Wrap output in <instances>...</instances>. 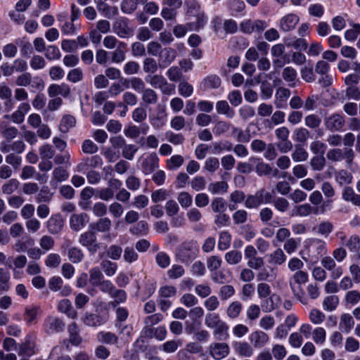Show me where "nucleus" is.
<instances>
[{"instance_id": "b1692460", "label": "nucleus", "mask_w": 360, "mask_h": 360, "mask_svg": "<svg viewBox=\"0 0 360 360\" xmlns=\"http://www.w3.org/2000/svg\"><path fill=\"white\" fill-rule=\"evenodd\" d=\"M110 297L113 299L112 301L108 302V306L111 307L120 306V304L125 302L127 297V292L124 290L117 289L116 288Z\"/></svg>"}, {"instance_id": "0e129e2a", "label": "nucleus", "mask_w": 360, "mask_h": 360, "mask_svg": "<svg viewBox=\"0 0 360 360\" xmlns=\"http://www.w3.org/2000/svg\"><path fill=\"white\" fill-rule=\"evenodd\" d=\"M310 245L316 250L318 255H323L327 252L326 244L324 241L318 238L310 240Z\"/></svg>"}, {"instance_id": "4468645a", "label": "nucleus", "mask_w": 360, "mask_h": 360, "mask_svg": "<svg viewBox=\"0 0 360 360\" xmlns=\"http://www.w3.org/2000/svg\"><path fill=\"white\" fill-rule=\"evenodd\" d=\"M89 218L87 214H74L70 219V226L75 231H79L89 222Z\"/></svg>"}, {"instance_id": "a211bd4d", "label": "nucleus", "mask_w": 360, "mask_h": 360, "mask_svg": "<svg viewBox=\"0 0 360 360\" xmlns=\"http://www.w3.org/2000/svg\"><path fill=\"white\" fill-rule=\"evenodd\" d=\"M236 354L240 356L250 357L253 354L252 347L247 342H234L232 344Z\"/></svg>"}, {"instance_id": "2eb2a0df", "label": "nucleus", "mask_w": 360, "mask_h": 360, "mask_svg": "<svg viewBox=\"0 0 360 360\" xmlns=\"http://www.w3.org/2000/svg\"><path fill=\"white\" fill-rule=\"evenodd\" d=\"M48 94L51 98L56 97L58 95L66 98L70 94V87L65 83L53 84L48 88Z\"/></svg>"}, {"instance_id": "9d476101", "label": "nucleus", "mask_w": 360, "mask_h": 360, "mask_svg": "<svg viewBox=\"0 0 360 360\" xmlns=\"http://www.w3.org/2000/svg\"><path fill=\"white\" fill-rule=\"evenodd\" d=\"M30 110V105L28 103H22L18 107V109L11 115H6V119L11 120L15 124H21L24 122L25 115Z\"/></svg>"}, {"instance_id": "5701e85b", "label": "nucleus", "mask_w": 360, "mask_h": 360, "mask_svg": "<svg viewBox=\"0 0 360 360\" xmlns=\"http://www.w3.org/2000/svg\"><path fill=\"white\" fill-rule=\"evenodd\" d=\"M70 342L75 346H78L82 341V338L79 335V330L75 322L71 323L68 327Z\"/></svg>"}, {"instance_id": "f3484780", "label": "nucleus", "mask_w": 360, "mask_h": 360, "mask_svg": "<svg viewBox=\"0 0 360 360\" xmlns=\"http://www.w3.org/2000/svg\"><path fill=\"white\" fill-rule=\"evenodd\" d=\"M103 160L99 155H94L91 158H86L77 165V169L79 172H83L89 167L96 168L101 166Z\"/></svg>"}, {"instance_id": "1a4fd4ad", "label": "nucleus", "mask_w": 360, "mask_h": 360, "mask_svg": "<svg viewBox=\"0 0 360 360\" xmlns=\"http://www.w3.org/2000/svg\"><path fill=\"white\" fill-rule=\"evenodd\" d=\"M300 21L298 15L289 13L281 18L279 21V28L284 32L293 30Z\"/></svg>"}, {"instance_id": "49530a36", "label": "nucleus", "mask_w": 360, "mask_h": 360, "mask_svg": "<svg viewBox=\"0 0 360 360\" xmlns=\"http://www.w3.org/2000/svg\"><path fill=\"white\" fill-rule=\"evenodd\" d=\"M44 56L49 60H58L61 57L59 49L55 45L46 46L44 51Z\"/></svg>"}, {"instance_id": "3c124183", "label": "nucleus", "mask_w": 360, "mask_h": 360, "mask_svg": "<svg viewBox=\"0 0 360 360\" xmlns=\"http://www.w3.org/2000/svg\"><path fill=\"white\" fill-rule=\"evenodd\" d=\"M101 267L108 276H112L117 269V264L110 260H103L101 262Z\"/></svg>"}, {"instance_id": "603ef678", "label": "nucleus", "mask_w": 360, "mask_h": 360, "mask_svg": "<svg viewBox=\"0 0 360 360\" xmlns=\"http://www.w3.org/2000/svg\"><path fill=\"white\" fill-rule=\"evenodd\" d=\"M293 136L297 142L304 143L309 138L310 132L307 129L300 127L294 131Z\"/></svg>"}, {"instance_id": "423d86ee", "label": "nucleus", "mask_w": 360, "mask_h": 360, "mask_svg": "<svg viewBox=\"0 0 360 360\" xmlns=\"http://www.w3.org/2000/svg\"><path fill=\"white\" fill-rule=\"evenodd\" d=\"M324 124L326 129L330 131H340L345 124V120L343 115L338 113H333L325 117Z\"/></svg>"}, {"instance_id": "79ce46f5", "label": "nucleus", "mask_w": 360, "mask_h": 360, "mask_svg": "<svg viewBox=\"0 0 360 360\" xmlns=\"http://www.w3.org/2000/svg\"><path fill=\"white\" fill-rule=\"evenodd\" d=\"M104 279L103 275L98 267H94L89 270V282L95 287Z\"/></svg>"}, {"instance_id": "393cba45", "label": "nucleus", "mask_w": 360, "mask_h": 360, "mask_svg": "<svg viewBox=\"0 0 360 360\" xmlns=\"http://www.w3.org/2000/svg\"><path fill=\"white\" fill-rule=\"evenodd\" d=\"M311 213L316 214L317 208L311 207L308 203H304L302 205H300L296 206L292 210V213L291 214L293 216H300V217H307Z\"/></svg>"}, {"instance_id": "6e6552de", "label": "nucleus", "mask_w": 360, "mask_h": 360, "mask_svg": "<svg viewBox=\"0 0 360 360\" xmlns=\"http://www.w3.org/2000/svg\"><path fill=\"white\" fill-rule=\"evenodd\" d=\"M210 355L216 360H221L229 354V346L226 342L212 343L209 347Z\"/></svg>"}, {"instance_id": "338daca9", "label": "nucleus", "mask_w": 360, "mask_h": 360, "mask_svg": "<svg viewBox=\"0 0 360 360\" xmlns=\"http://www.w3.org/2000/svg\"><path fill=\"white\" fill-rule=\"evenodd\" d=\"M231 237L229 232L223 231L219 235L218 248L221 250L228 249L231 244Z\"/></svg>"}, {"instance_id": "7ed1b4c3", "label": "nucleus", "mask_w": 360, "mask_h": 360, "mask_svg": "<svg viewBox=\"0 0 360 360\" xmlns=\"http://www.w3.org/2000/svg\"><path fill=\"white\" fill-rule=\"evenodd\" d=\"M355 153L351 148H333L329 149L326 153V158L333 162H341L345 160L348 165H351L354 159Z\"/></svg>"}, {"instance_id": "bb28decb", "label": "nucleus", "mask_w": 360, "mask_h": 360, "mask_svg": "<svg viewBox=\"0 0 360 360\" xmlns=\"http://www.w3.org/2000/svg\"><path fill=\"white\" fill-rule=\"evenodd\" d=\"M221 85V79L216 75L206 77L202 82L200 87L203 90L209 89H217Z\"/></svg>"}, {"instance_id": "8fccbe9b", "label": "nucleus", "mask_w": 360, "mask_h": 360, "mask_svg": "<svg viewBox=\"0 0 360 360\" xmlns=\"http://www.w3.org/2000/svg\"><path fill=\"white\" fill-rule=\"evenodd\" d=\"M143 71L147 73H154L160 68V63H157L153 58H146L143 60Z\"/></svg>"}, {"instance_id": "7c9ffc66", "label": "nucleus", "mask_w": 360, "mask_h": 360, "mask_svg": "<svg viewBox=\"0 0 360 360\" xmlns=\"http://www.w3.org/2000/svg\"><path fill=\"white\" fill-rule=\"evenodd\" d=\"M114 30L117 34L122 38L129 37L131 31L125 20H117L114 24Z\"/></svg>"}, {"instance_id": "a878e982", "label": "nucleus", "mask_w": 360, "mask_h": 360, "mask_svg": "<svg viewBox=\"0 0 360 360\" xmlns=\"http://www.w3.org/2000/svg\"><path fill=\"white\" fill-rule=\"evenodd\" d=\"M212 280L217 283L224 284L229 283L231 279V273L228 270H217L212 273Z\"/></svg>"}, {"instance_id": "39448f33", "label": "nucleus", "mask_w": 360, "mask_h": 360, "mask_svg": "<svg viewBox=\"0 0 360 360\" xmlns=\"http://www.w3.org/2000/svg\"><path fill=\"white\" fill-rule=\"evenodd\" d=\"M146 81L153 87L160 89L162 94L171 95L174 92V84L169 83L167 79L160 75H149L146 77Z\"/></svg>"}, {"instance_id": "72a5a7b5", "label": "nucleus", "mask_w": 360, "mask_h": 360, "mask_svg": "<svg viewBox=\"0 0 360 360\" xmlns=\"http://www.w3.org/2000/svg\"><path fill=\"white\" fill-rule=\"evenodd\" d=\"M228 184L224 181L212 182L208 185V191L212 194H219L226 193L228 191Z\"/></svg>"}, {"instance_id": "473e14b6", "label": "nucleus", "mask_w": 360, "mask_h": 360, "mask_svg": "<svg viewBox=\"0 0 360 360\" xmlns=\"http://www.w3.org/2000/svg\"><path fill=\"white\" fill-rule=\"evenodd\" d=\"M243 305L239 301L232 302L226 309V315L231 319L238 318L242 311Z\"/></svg>"}, {"instance_id": "c85d7f7f", "label": "nucleus", "mask_w": 360, "mask_h": 360, "mask_svg": "<svg viewBox=\"0 0 360 360\" xmlns=\"http://www.w3.org/2000/svg\"><path fill=\"white\" fill-rule=\"evenodd\" d=\"M124 322L125 321H115V327L122 339L130 338L133 330L132 325L126 324Z\"/></svg>"}, {"instance_id": "a18cd8bd", "label": "nucleus", "mask_w": 360, "mask_h": 360, "mask_svg": "<svg viewBox=\"0 0 360 360\" xmlns=\"http://www.w3.org/2000/svg\"><path fill=\"white\" fill-rule=\"evenodd\" d=\"M232 149L233 144L228 141L215 142L212 144V153L219 154L223 150L231 151Z\"/></svg>"}, {"instance_id": "774afa93", "label": "nucleus", "mask_w": 360, "mask_h": 360, "mask_svg": "<svg viewBox=\"0 0 360 360\" xmlns=\"http://www.w3.org/2000/svg\"><path fill=\"white\" fill-rule=\"evenodd\" d=\"M177 200L183 208H187L192 205L193 198L188 192L182 191L178 194Z\"/></svg>"}, {"instance_id": "c9c22d12", "label": "nucleus", "mask_w": 360, "mask_h": 360, "mask_svg": "<svg viewBox=\"0 0 360 360\" xmlns=\"http://www.w3.org/2000/svg\"><path fill=\"white\" fill-rule=\"evenodd\" d=\"M297 74L296 70L292 67H286L282 72L283 79L289 83L290 86H295V81L296 80Z\"/></svg>"}, {"instance_id": "aec40b11", "label": "nucleus", "mask_w": 360, "mask_h": 360, "mask_svg": "<svg viewBox=\"0 0 360 360\" xmlns=\"http://www.w3.org/2000/svg\"><path fill=\"white\" fill-rule=\"evenodd\" d=\"M264 189L256 192L255 195H248L245 201V206L248 209L258 208L264 202L263 193Z\"/></svg>"}, {"instance_id": "680f3d73", "label": "nucleus", "mask_w": 360, "mask_h": 360, "mask_svg": "<svg viewBox=\"0 0 360 360\" xmlns=\"http://www.w3.org/2000/svg\"><path fill=\"white\" fill-rule=\"evenodd\" d=\"M124 259L127 263H133L139 259V255L133 247L127 246L124 250Z\"/></svg>"}, {"instance_id": "412c9836", "label": "nucleus", "mask_w": 360, "mask_h": 360, "mask_svg": "<svg viewBox=\"0 0 360 360\" xmlns=\"http://www.w3.org/2000/svg\"><path fill=\"white\" fill-rule=\"evenodd\" d=\"M112 226L111 220L108 217H101L96 222L91 223L89 228L94 230L96 233H105L110 230Z\"/></svg>"}, {"instance_id": "9b49d317", "label": "nucleus", "mask_w": 360, "mask_h": 360, "mask_svg": "<svg viewBox=\"0 0 360 360\" xmlns=\"http://www.w3.org/2000/svg\"><path fill=\"white\" fill-rule=\"evenodd\" d=\"M159 167V158L155 153L149 154L141 162V169L145 174L153 173Z\"/></svg>"}, {"instance_id": "f704fd0d", "label": "nucleus", "mask_w": 360, "mask_h": 360, "mask_svg": "<svg viewBox=\"0 0 360 360\" xmlns=\"http://www.w3.org/2000/svg\"><path fill=\"white\" fill-rule=\"evenodd\" d=\"M129 232L135 236H146L148 232V224L145 221H140L129 229Z\"/></svg>"}, {"instance_id": "e2e57ef3", "label": "nucleus", "mask_w": 360, "mask_h": 360, "mask_svg": "<svg viewBox=\"0 0 360 360\" xmlns=\"http://www.w3.org/2000/svg\"><path fill=\"white\" fill-rule=\"evenodd\" d=\"M242 259V253L237 250H231L226 253L225 260L229 264H238Z\"/></svg>"}, {"instance_id": "2f4dec72", "label": "nucleus", "mask_w": 360, "mask_h": 360, "mask_svg": "<svg viewBox=\"0 0 360 360\" xmlns=\"http://www.w3.org/2000/svg\"><path fill=\"white\" fill-rule=\"evenodd\" d=\"M141 98L146 105H155L158 102V96L153 89L147 88L142 91Z\"/></svg>"}, {"instance_id": "f03ea898", "label": "nucleus", "mask_w": 360, "mask_h": 360, "mask_svg": "<svg viewBox=\"0 0 360 360\" xmlns=\"http://www.w3.org/2000/svg\"><path fill=\"white\" fill-rule=\"evenodd\" d=\"M205 324L207 328L213 329L214 335L219 339L224 340L228 337L229 326L221 319L218 314H207L205 319Z\"/></svg>"}, {"instance_id": "e433bc0d", "label": "nucleus", "mask_w": 360, "mask_h": 360, "mask_svg": "<svg viewBox=\"0 0 360 360\" xmlns=\"http://www.w3.org/2000/svg\"><path fill=\"white\" fill-rule=\"evenodd\" d=\"M68 257L70 262L75 264L79 263L84 258V253L77 247H71L68 250Z\"/></svg>"}, {"instance_id": "f8f14e48", "label": "nucleus", "mask_w": 360, "mask_h": 360, "mask_svg": "<svg viewBox=\"0 0 360 360\" xmlns=\"http://www.w3.org/2000/svg\"><path fill=\"white\" fill-rule=\"evenodd\" d=\"M176 57V51L171 47L165 48L159 55L158 62L160 68L165 69L169 67Z\"/></svg>"}, {"instance_id": "6ab92c4d", "label": "nucleus", "mask_w": 360, "mask_h": 360, "mask_svg": "<svg viewBox=\"0 0 360 360\" xmlns=\"http://www.w3.org/2000/svg\"><path fill=\"white\" fill-rule=\"evenodd\" d=\"M269 339V335L262 330L255 331L250 335V341L255 348L263 347Z\"/></svg>"}, {"instance_id": "ddd939ff", "label": "nucleus", "mask_w": 360, "mask_h": 360, "mask_svg": "<svg viewBox=\"0 0 360 360\" xmlns=\"http://www.w3.org/2000/svg\"><path fill=\"white\" fill-rule=\"evenodd\" d=\"M109 319L108 314L101 316L93 313H86L83 318L84 323L89 327H96L105 323Z\"/></svg>"}, {"instance_id": "4c0bfd02", "label": "nucleus", "mask_w": 360, "mask_h": 360, "mask_svg": "<svg viewBox=\"0 0 360 360\" xmlns=\"http://www.w3.org/2000/svg\"><path fill=\"white\" fill-rule=\"evenodd\" d=\"M292 158L295 162L305 161L308 158V153L302 146L296 144L292 153Z\"/></svg>"}, {"instance_id": "4d7b16f0", "label": "nucleus", "mask_w": 360, "mask_h": 360, "mask_svg": "<svg viewBox=\"0 0 360 360\" xmlns=\"http://www.w3.org/2000/svg\"><path fill=\"white\" fill-rule=\"evenodd\" d=\"M138 6L136 0H123L121 3V11L126 14H131L134 12Z\"/></svg>"}, {"instance_id": "5fc2aeb1", "label": "nucleus", "mask_w": 360, "mask_h": 360, "mask_svg": "<svg viewBox=\"0 0 360 360\" xmlns=\"http://www.w3.org/2000/svg\"><path fill=\"white\" fill-rule=\"evenodd\" d=\"M310 165L314 171H321L326 166V158L323 155H316L310 160Z\"/></svg>"}, {"instance_id": "c03bdc74", "label": "nucleus", "mask_w": 360, "mask_h": 360, "mask_svg": "<svg viewBox=\"0 0 360 360\" xmlns=\"http://www.w3.org/2000/svg\"><path fill=\"white\" fill-rule=\"evenodd\" d=\"M339 304V298L337 295H329L324 298L323 307L326 311L335 310Z\"/></svg>"}, {"instance_id": "dca6fc26", "label": "nucleus", "mask_w": 360, "mask_h": 360, "mask_svg": "<svg viewBox=\"0 0 360 360\" xmlns=\"http://www.w3.org/2000/svg\"><path fill=\"white\" fill-rule=\"evenodd\" d=\"M63 219L60 214L52 215L46 222L48 231L51 234L60 233L63 227Z\"/></svg>"}, {"instance_id": "37998d69", "label": "nucleus", "mask_w": 360, "mask_h": 360, "mask_svg": "<svg viewBox=\"0 0 360 360\" xmlns=\"http://www.w3.org/2000/svg\"><path fill=\"white\" fill-rule=\"evenodd\" d=\"M75 123L76 120L73 116H63L60 123L59 129L63 133H67L70 128L75 126Z\"/></svg>"}, {"instance_id": "4be33fe9", "label": "nucleus", "mask_w": 360, "mask_h": 360, "mask_svg": "<svg viewBox=\"0 0 360 360\" xmlns=\"http://www.w3.org/2000/svg\"><path fill=\"white\" fill-rule=\"evenodd\" d=\"M58 309L63 314H65L70 319H75L77 316V312L73 308L71 302L68 299L62 300L58 304Z\"/></svg>"}, {"instance_id": "f257e3e1", "label": "nucleus", "mask_w": 360, "mask_h": 360, "mask_svg": "<svg viewBox=\"0 0 360 360\" xmlns=\"http://www.w3.org/2000/svg\"><path fill=\"white\" fill-rule=\"evenodd\" d=\"M199 252L197 242L191 240L182 242L177 246L175 251V257L180 262L189 264L194 260Z\"/></svg>"}, {"instance_id": "bf43d9fd", "label": "nucleus", "mask_w": 360, "mask_h": 360, "mask_svg": "<svg viewBox=\"0 0 360 360\" xmlns=\"http://www.w3.org/2000/svg\"><path fill=\"white\" fill-rule=\"evenodd\" d=\"M139 148L135 144H127L122 150V155L124 158L128 160H132L134 155L138 151Z\"/></svg>"}, {"instance_id": "0eeeda50", "label": "nucleus", "mask_w": 360, "mask_h": 360, "mask_svg": "<svg viewBox=\"0 0 360 360\" xmlns=\"http://www.w3.org/2000/svg\"><path fill=\"white\" fill-rule=\"evenodd\" d=\"M64 328L65 323L58 317L49 316L44 321V329L48 335L60 333Z\"/></svg>"}, {"instance_id": "052dcab7", "label": "nucleus", "mask_w": 360, "mask_h": 360, "mask_svg": "<svg viewBox=\"0 0 360 360\" xmlns=\"http://www.w3.org/2000/svg\"><path fill=\"white\" fill-rule=\"evenodd\" d=\"M232 125L226 121H218L213 127V132L216 136H220L229 131Z\"/></svg>"}, {"instance_id": "a19ab883", "label": "nucleus", "mask_w": 360, "mask_h": 360, "mask_svg": "<svg viewBox=\"0 0 360 360\" xmlns=\"http://www.w3.org/2000/svg\"><path fill=\"white\" fill-rule=\"evenodd\" d=\"M354 325L352 316L349 314H343L340 317V328L349 333Z\"/></svg>"}, {"instance_id": "09e8293b", "label": "nucleus", "mask_w": 360, "mask_h": 360, "mask_svg": "<svg viewBox=\"0 0 360 360\" xmlns=\"http://www.w3.org/2000/svg\"><path fill=\"white\" fill-rule=\"evenodd\" d=\"M226 202L222 198H214L211 202V207L214 212L220 213L224 212L226 210Z\"/></svg>"}, {"instance_id": "c756f323", "label": "nucleus", "mask_w": 360, "mask_h": 360, "mask_svg": "<svg viewBox=\"0 0 360 360\" xmlns=\"http://www.w3.org/2000/svg\"><path fill=\"white\" fill-rule=\"evenodd\" d=\"M216 110L219 114L224 115L228 118H233L235 116V110L230 107L226 101H219L216 103Z\"/></svg>"}, {"instance_id": "de8ad7c7", "label": "nucleus", "mask_w": 360, "mask_h": 360, "mask_svg": "<svg viewBox=\"0 0 360 360\" xmlns=\"http://www.w3.org/2000/svg\"><path fill=\"white\" fill-rule=\"evenodd\" d=\"M342 245L346 246L351 252H357L360 248V238L356 235L352 236Z\"/></svg>"}, {"instance_id": "cd10ccee", "label": "nucleus", "mask_w": 360, "mask_h": 360, "mask_svg": "<svg viewBox=\"0 0 360 360\" xmlns=\"http://www.w3.org/2000/svg\"><path fill=\"white\" fill-rule=\"evenodd\" d=\"M97 340L99 342L108 345H115L118 342V336L109 331H101L97 334Z\"/></svg>"}, {"instance_id": "20e7f679", "label": "nucleus", "mask_w": 360, "mask_h": 360, "mask_svg": "<svg viewBox=\"0 0 360 360\" xmlns=\"http://www.w3.org/2000/svg\"><path fill=\"white\" fill-rule=\"evenodd\" d=\"M78 242L82 247L86 248L91 255L96 253L101 248L97 240L96 233L89 228L88 231L79 235Z\"/></svg>"}, {"instance_id": "13d9d810", "label": "nucleus", "mask_w": 360, "mask_h": 360, "mask_svg": "<svg viewBox=\"0 0 360 360\" xmlns=\"http://www.w3.org/2000/svg\"><path fill=\"white\" fill-rule=\"evenodd\" d=\"M167 274L170 279H177L184 275L185 270L181 265L174 264L167 271Z\"/></svg>"}, {"instance_id": "6e6d98bb", "label": "nucleus", "mask_w": 360, "mask_h": 360, "mask_svg": "<svg viewBox=\"0 0 360 360\" xmlns=\"http://www.w3.org/2000/svg\"><path fill=\"white\" fill-rule=\"evenodd\" d=\"M184 161V158L181 155H173L167 161V168L169 170H175L183 165Z\"/></svg>"}, {"instance_id": "69168bd1", "label": "nucleus", "mask_w": 360, "mask_h": 360, "mask_svg": "<svg viewBox=\"0 0 360 360\" xmlns=\"http://www.w3.org/2000/svg\"><path fill=\"white\" fill-rule=\"evenodd\" d=\"M178 90L179 94L186 98L191 96L193 92V86L184 80L179 82Z\"/></svg>"}, {"instance_id": "58836bf2", "label": "nucleus", "mask_w": 360, "mask_h": 360, "mask_svg": "<svg viewBox=\"0 0 360 360\" xmlns=\"http://www.w3.org/2000/svg\"><path fill=\"white\" fill-rule=\"evenodd\" d=\"M335 181L340 185L349 184L352 183V174L345 169H341L338 172H335Z\"/></svg>"}, {"instance_id": "864d4df0", "label": "nucleus", "mask_w": 360, "mask_h": 360, "mask_svg": "<svg viewBox=\"0 0 360 360\" xmlns=\"http://www.w3.org/2000/svg\"><path fill=\"white\" fill-rule=\"evenodd\" d=\"M290 286L294 294V295L304 304L307 303V298L304 297V292L301 288L300 285H297L293 283L292 281H290Z\"/></svg>"}, {"instance_id": "ea45409f", "label": "nucleus", "mask_w": 360, "mask_h": 360, "mask_svg": "<svg viewBox=\"0 0 360 360\" xmlns=\"http://www.w3.org/2000/svg\"><path fill=\"white\" fill-rule=\"evenodd\" d=\"M280 297L276 294L271 295L269 298L262 302L261 306L263 310L266 312H271L277 307V304L275 302L279 300Z\"/></svg>"}]
</instances>
